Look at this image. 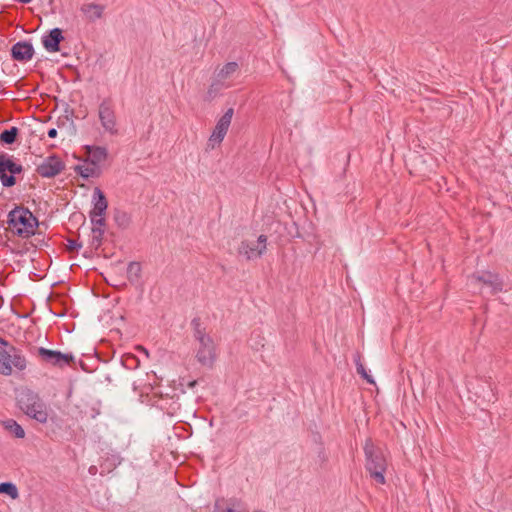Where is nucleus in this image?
I'll return each mask as SVG.
<instances>
[{
  "label": "nucleus",
  "instance_id": "obj_10",
  "mask_svg": "<svg viewBox=\"0 0 512 512\" xmlns=\"http://www.w3.org/2000/svg\"><path fill=\"white\" fill-rule=\"evenodd\" d=\"M233 114H234V109L229 108L220 117V119L217 121L216 126L210 136L209 140L211 142H213L214 144L215 143L220 144L224 140V138L228 132V129L230 127Z\"/></svg>",
  "mask_w": 512,
  "mask_h": 512
},
{
  "label": "nucleus",
  "instance_id": "obj_19",
  "mask_svg": "<svg viewBox=\"0 0 512 512\" xmlns=\"http://www.w3.org/2000/svg\"><path fill=\"white\" fill-rule=\"evenodd\" d=\"M3 427L13 434L16 438H24L25 431L24 429L13 419H8L2 421Z\"/></svg>",
  "mask_w": 512,
  "mask_h": 512
},
{
  "label": "nucleus",
  "instance_id": "obj_8",
  "mask_svg": "<svg viewBox=\"0 0 512 512\" xmlns=\"http://www.w3.org/2000/svg\"><path fill=\"white\" fill-rule=\"evenodd\" d=\"M98 115L104 130L111 135H116L118 133L116 116L110 99H105L100 103Z\"/></svg>",
  "mask_w": 512,
  "mask_h": 512
},
{
  "label": "nucleus",
  "instance_id": "obj_13",
  "mask_svg": "<svg viewBox=\"0 0 512 512\" xmlns=\"http://www.w3.org/2000/svg\"><path fill=\"white\" fill-rule=\"evenodd\" d=\"M64 40L62 29L53 28L47 35L42 37V44L44 48L51 53L60 51V43Z\"/></svg>",
  "mask_w": 512,
  "mask_h": 512
},
{
  "label": "nucleus",
  "instance_id": "obj_29",
  "mask_svg": "<svg viewBox=\"0 0 512 512\" xmlns=\"http://www.w3.org/2000/svg\"><path fill=\"white\" fill-rule=\"evenodd\" d=\"M218 91V88L215 87V84H212L209 89H208V92L207 94L210 96V97H213Z\"/></svg>",
  "mask_w": 512,
  "mask_h": 512
},
{
  "label": "nucleus",
  "instance_id": "obj_28",
  "mask_svg": "<svg viewBox=\"0 0 512 512\" xmlns=\"http://www.w3.org/2000/svg\"><path fill=\"white\" fill-rule=\"evenodd\" d=\"M266 242H267L266 235L261 234V235H259V237L255 243H256V245H259V247H260V246H266Z\"/></svg>",
  "mask_w": 512,
  "mask_h": 512
},
{
  "label": "nucleus",
  "instance_id": "obj_36",
  "mask_svg": "<svg viewBox=\"0 0 512 512\" xmlns=\"http://www.w3.org/2000/svg\"><path fill=\"white\" fill-rule=\"evenodd\" d=\"M140 349H141V351H143L145 354L148 355V352H147V350L145 348L141 347Z\"/></svg>",
  "mask_w": 512,
  "mask_h": 512
},
{
  "label": "nucleus",
  "instance_id": "obj_17",
  "mask_svg": "<svg viewBox=\"0 0 512 512\" xmlns=\"http://www.w3.org/2000/svg\"><path fill=\"white\" fill-rule=\"evenodd\" d=\"M88 21L94 22L103 16L104 6L95 3L83 4L80 8Z\"/></svg>",
  "mask_w": 512,
  "mask_h": 512
},
{
  "label": "nucleus",
  "instance_id": "obj_27",
  "mask_svg": "<svg viewBox=\"0 0 512 512\" xmlns=\"http://www.w3.org/2000/svg\"><path fill=\"white\" fill-rule=\"evenodd\" d=\"M81 247H82V243H79L76 240L68 239V246H67L68 251L71 252L74 250H78Z\"/></svg>",
  "mask_w": 512,
  "mask_h": 512
},
{
  "label": "nucleus",
  "instance_id": "obj_4",
  "mask_svg": "<svg viewBox=\"0 0 512 512\" xmlns=\"http://www.w3.org/2000/svg\"><path fill=\"white\" fill-rule=\"evenodd\" d=\"M19 408L30 418L39 423H46L48 411L39 395L30 389H21L17 394Z\"/></svg>",
  "mask_w": 512,
  "mask_h": 512
},
{
  "label": "nucleus",
  "instance_id": "obj_32",
  "mask_svg": "<svg viewBox=\"0 0 512 512\" xmlns=\"http://www.w3.org/2000/svg\"><path fill=\"white\" fill-rule=\"evenodd\" d=\"M197 383H198L197 380H192V381L188 382L187 386L189 388H194L197 385Z\"/></svg>",
  "mask_w": 512,
  "mask_h": 512
},
{
  "label": "nucleus",
  "instance_id": "obj_15",
  "mask_svg": "<svg viewBox=\"0 0 512 512\" xmlns=\"http://www.w3.org/2000/svg\"><path fill=\"white\" fill-rule=\"evenodd\" d=\"M266 250V246L256 245L255 242L243 240L238 248V253L245 256L247 260L260 257Z\"/></svg>",
  "mask_w": 512,
  "mask_h": 512
},
{
  "label": "nucleus",
  "instance_id": "obj_6",
  "mask_svg": "<svg viewBox=\"0 0 512 512\" xmlns=\"http://www.w3.org/2000/svg\"><path fill=\"white\" fill-rule=\"evenodd\" d=\"M26 364L24 356L13 348H11V351H7L4 347L0 346V374L5 376L11 375L13 368L22 371L26 368Z\"/></svg>",
  "mask_w": 512,
  "mask_h": 512
},
{
  "label": "nucleus",
  "instance_id": "obj_21",
  "mask_svg": "<svg viewBox=\"0 0 512 512\" xmlns=\"http://www.w3.org/2000/svg\"><path fill=\"white\" fill-rule=\"evenodd\" d=\"M238 69L239 65L237 62H228L219 70L217 77L219 80H225L230 78Z\"/></svg>",
  "mask_w": 512,
  "mask_h": 512
},
{
  "label": "nucleus",
  "instance_id": "obj_37",
  "mask_svg": "<svg viewBox=\"0 0 512 512\" xmlns=\"http://www.w3.org/2000/svg\"><path fill=\"white\" fill-rule=\"evenodd\" d=\"M119 320H125L124 316H122V315H121V316L119 317Z\"/></svg>",
  "mask_w": 512,
  "mask_h": 512
},
{
  "label": "nucleus",
  "instance_id": "obj_16",
  "mask_svg": "<svg viewBox=\"0 0 512 512\" xmlns=\"http://www.w3.org/2000/svg\"><path fill=\"white\" fill-rule=\"evenodd\" d=\"M85 149L93 166H97L107 159L108 151L105 147L87 145Z\"/></svg>",
  "mask_w": 512,
  "mask_h": 512
},
{
  "label": "nucleus",
  "instance_id": "obj_30",
  "mask_svg": "<svg viewBox=\"0 0 512 512\" xmlns=\"http://www.w3.org/2000/svg\"><path fill=\"white\" fill-rule=\"evenodd\" d=\"M57 129L55 128H50L47 132V135L49 138H55L57 136Z\"/></svg>",
  "mask_w": 512,
  "mask_h": 512
},
{
  "label": "nucleus",
  "instance_id": "obj_11",
  "mask_svg": "<svg viewBox=\"0 0 512 512\" xmlns=\"http://www.w3.org/2000/svg\"><path fill=\"white\" fill-rule=\"evenodd\" d=\"M473 277L478 281L491 288L492 294H496L503 290V281L499 274L490 271H482L474 274Z\"/></svg>",
  "mask_w": 512,
  "mask_h": 512
},
{
  "label": "nucleus",
  "instance_id": "obj_23",
  "mask_svg": "<svg viewBox=\"0 0 512 512\" xmlns=\"http://www.w3.org/2000/svg\"><path fill=\"white\" fill-rule=\"evenodd\" d=\"M104 227L105 226L93 225V228H92V239H91V242H90V246L92 248L98 249L101 246L102 240H103V235H104Z\"/></svg>",
  "mask_w": 512,
  "mask_h": 512
},
{
  "label": "nucleus",
  "instance_id": "obj_22",
  "mask_svg": "<svg viewBox=\"0 0 512 512\" xmlns=\"http://www.w3.org/2000/svg\"><path fill=\"white\" fill-rule=\"evenodd\" d=\"M114 220L119 228L125 229L129 226L131 218L126 211L115 209Z\"/></svg>",
  "mask_w": 512,
  "mask_h": 512
},
{
  "label": "nucleus",
  "instance_id": "obj_1",
  "mask_svg": "<svg viewBox=\"0 0 512 512\" xmlns=\"http://www.w3.org/2000/svg\"><path fill=\"white\" fill-rule=\"evenodd\" d=\"M203 324L204 322H194V339L198 343L196 358L202 366L211 368L216 360V345Z\"/></svg>",
  "mask_w": 512,
  "mask_h": 512
},
{
  "label": "nucleus",
  "instance_id": "obj_9",
  "mask_svg": "<svg viewBox=\"0 0 512 512\" xmlns=\"http://www.w3.org/2000/svg\"><path fill=\"white\" fill-rule=\"evenodd\" d=\"M65 168L64 162L56 155L46 157L36 168V172L44 178H53Z\"/></svg>",
  "mask_w": 512,
  "mask_h": 512
},
{
  "label": "nucleus",
  "instance_id": "obj_33",
  "mask_svg": "<svg viewBox=\"0 0 512 512\" xmlns=\"http://www.w3.org/2000/svg\"><path fill=\"white\" fill-rule=\"evenodd\" d=\"M54 315H55V316H58V317L65 316V314L63 313V311H62V310H61L60 312H54Z\"/></svg>",
  "mask_w": 512,
  "mask_h": 512
},
{
  "label": "nucleus",
  "instance_id": "obj_3",
  "mask_svg": "<svg viewBox=\"0 0 512 512\" xmlns=\"http://www.w3.org/2000/svg\"><path fill=\"white\" fill-rule=\"evenodd\" d=\"M364 453L366 458L365 468L369 472L370 477L376 483L384 484L387 462L382 449L377 447L371 438H368L365 441Z\"/></svg>",
  "mask_w": 512,
  "mask_h": 512
},
{
  "label": "nucleus",
  "instance_id": "obj_18",
  "mask_svg": "<svg viewBox=\"0 0 512 512\" xmlns=\"http://www.w3.org/2000/svg\"><path fill=\"white\" fill-rule=\"evenodd\" d=\"M141 276V265L139 262H130L127 267V278L131 284H138Z\"/></svg>",
  "mask_w": 512,
  "mask_h": 512
},
{
  "label": "nucleus",
  "instance_id": "obj_31",
  "mask_svg": "<svg viewBox=\"0 0 512 512\" xmlns=\"http://www.w3.org/2000/svg\"><path fill=\"white\" fill-rule=\"evenodd\" d=\"M74 170L77 174H79L81 177H82V173H83V170H84V166L82 165H76L74 167Z\"/></svg>",
  "mask_w": 512,
  "mask_h": 512
},
{
  "label": "nucleus",
  "instance_id": "obj_26",
  "mask_svg": "<svg viewBox=\"0 0 512 512\" xmlns=\"http://www.w3.org/2000/svg\"><path fill=\"white\" fill-rule=\"evenodd\" d=\"M100 174L99 168L97 166L93 167H84L82 178L87 180L90 177H98Z\"/></svg>",
  "mask_w": 512,
  "mask_h": 512
},
{
  "label": "nucleus",
  "instance_id": "obj_2",
  "mask_svg": "<svg viewBox=\"0 0 512 512\" xmlns=\"http://www.w3.org/2000/svg\"><path fill=\"white\" fill-rule=\"evenodd\" d=\"M38 224V219L28 208L17 206L8 214V225L19 237L28 238L34 235Z\"/></svg>",
  "mask_w": 512,
  "mask_h": 512
},
{
  "label": "nucleus",
  "instance_id": "obj_24",
  "mask_svg": "<svg viewBox=\"0 0 512 512\" xmlns=\"http://www.w3.org/2000/svg\"><path fill=\"white\" fill-rule=\"evenodd\" d=\"M354 362L356 364V370H357V373L359 375H361V377H363L368 383L370 384H374V379L372 378L371 375H369L364 367V365L362 364L361 362V355L360 353H356L355 356H354Z\"/></svg>",
  "mask_w": 512,
  "mask_h": 512
},
{
  "label": "nucleus",
  "instance_id": "obj_25",
  "mask_svg": "<svg viewBox=\"0 0 512 512\" xmlns=\"http://www.w3.org/2000/svg\"><path fill=\"white\" fill-rule=\"evenodd\" d=\"M0 493H5L12 499H17L19 496L17 487L10 482L0 483Z\"/></svg>",
  "mask_w": 512,
  "mask_h": 512
},
{
  "label": "nucleus",
  "instance_id": "obj_35",
  "mask_svg": "<svg viewBox=\"0 0 512 512\" xmlns=\"http://www.w3.org/2000/svg\"><path fill=\"white\" fill-rule=\"evenodd\" d=\"M89 471H90V473H92V474H93V473H95V471H96V467H94V466L90 467Z\"/></svg>",
  "mask_w": 512,
  "mask_h": 512
},
{
  "label": "nucleus",
  "instance_id": "obj_12",
  "mask_svg": "<svg viewBox=\"0 0 512 512\" xmlns=\"http://www.w3.org/2000/svg\"><path fill=\"white\" fill-rule=\"evenodd\" d=\"M34 47L28 41H19L11 48L12 59L20 62H26L33 58Z\"/></svg>",
  "mask_w": 512,
  "mask_h": 512
},
{
  "label": "nucleus",
  "instance_id": "obj_20",
  "mask_svg": "<svg viewBox=\"0 0 512 512\" xmlns=\"http://www.w3.org/2000/svg\"><path fill=\"white\" fill-rule=\"evenodd\" d=\"M19 135V129L15 126L10 129H5L0 133V142L2 144L11 145L13 144Z\"/></svg>",
  "mask_w": 512,
  "mask_h": 512
},
{
  "label": "nucleus",
  "instance_id": "obj_14",
  "mask_svg": "<svg viewBox=\"0 0 512 512\" xmlns=\"http://www.w3.org/2000/svg\"><path fill=\"white\" fill-rule=\"evenodd\" d=\"M38 352L43 360L54 365L67 364L72 360V356L69 354H63L46 348H39Z\"/></svg>",
  "mask_w": 512,
  "mask_h": 512
},
{
  "label": "nucleus",
  "instance_id": "obj_5",
  "mask_svg": "<svg viewBox=\"0 0 512 512\" xmlns=\"http://www.w3.org/2000/svg\"><path fill=\"white\" fill-rule=\"evenodd\" d=\"M23 167L13 160V156L0 153V180L4 187L10 188L16 184V174H20Z\"/></svg>",
  "mask_w": 512,
  "mask_h": 512
},
{
  "label": "nucleus",
  "instance_id": "obj_34",
  "mask_svg": "<svg viewBox=\"0 0 512 512\" xmlns=\"http://www.w3.org/2000/svg\"><path fill=\"white\" fill-rule=\"evenodd\" d=\"M223 512H239V511H237V510H235V509H233V508H229V507H228V508H226Z\"/></svg>",
  "mask_w": 512,
  "mask_h": 512
},
{
  "label": "nucleus",
  "instance_id": "obj_7",
  "mask_svg": "<svg viewBox=\"0 0 512 512\" xmlns=\"http://www.w3.org/2000/svg\"><path fill=\"white\" fill-rule=\"evenodd\" d=\"M93 209L89 212L91 223L96 226H105V212L108 208V201L103 191L96 187L92 196Z\"/></svg>",
  "mask_w": 512,
  "mask_h": 512
}]
</instances>
